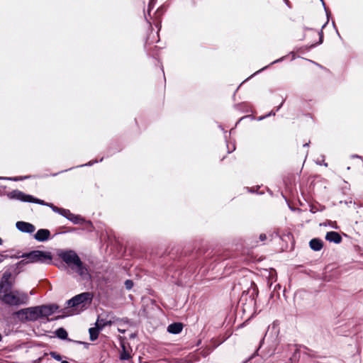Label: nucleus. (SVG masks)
<instances>
[{
    "label": "nucleus",
    "instance_id": "nucleus-7",
    "mask_svg": "<svg viewBox=\"0 0 363 363\" xmlns=\"http://www.w3.org/2000/svg\"><path fill=\"white\" fill-rule=\"evenodd\" d=\"M121 340V350H119L121 360H129L132 358V349L128 344L124 341V338L120 337Z\"/></svg>",
    "mask_w": 363,
    "mask_h": 363
},
{
    "label": "nucleus",
    "instance_id": "nucleus-12",
    "mask_svg": "<svg viewBox=\"0 0 363 363\" xmlns=\"http://www.w3.org/2000/svg\"><path fill=\"white\" fill-rule=\"evenodd\" d=\"M325 239L330 242H333L335 243H339L341 242V237L337 233L334 231L329 232L326 234Z\"/></svg>",
    "mask_w": 363,
    "mask_h": 363
},
{
    "label": "nucleus",
    "instance_id": "nucleus-9",
    "mask_svg": "<svg viewBox=\"0 0 363 363\" xmlns=\"http://www.w3.org/2000/svg\"><path fill=\"white\" fill-rule=\"evenodd\" d=\"M16 226L18 230L23 233H32L35 230V228L33 224L24 221H18L16 223Z\"/></svg>",
    "mask_w": 363,
    "mask_h": 363
},
{
    "label": "nucleus",
    "instance_id": "nucleus-1",
    "mask_svg": "<svg viewBox=\"0 0 363 363\" xmlns=\"http://www.w3.org/2000/svg\"><path fill=\"white\" fill-rule=\"evenodd\" d=\"M57 255L65 262L72 270L82 277L88 276V269L84 265L77 254L73 250H59Z\"/></svg>",
    "mask_w": 363,
    "mask_h": 363
},
{
    "label": "nucleus",
    "instance_id": "nucleus-10",
    "mask_svg": "<svg viewBox=\"0 0 363 363\" xmlns=\"http://www.w3.org/2000/svg\"><path fill=\"white\" fill-rule=\"evenodd\" d=\"M50 237V232L48 229H40L35 234L34 238L39 242L48 240Z\"/></svg>",
    "mask_w": 363,
    "mask_h": 363
},
{
    "label": "nucleus",
    "instance_id": "nucleus-20",
    "mask_svg": "<svg viewBox=\"0 0 363 363\" xmlns=\"http://www.w3.org/2000/svg\"><path fill=\"white\" fill-rule=\"evenodd\" d=\"M6 257V256H4V255H0V263L2 262L4 259V258Z\"/></svg>",
    "mask_w": 363,
    "mask_h": 363
},
{
    "label": "nucleus",
    "instance_id": "nucleus-14",
    "mask_svg": "<svg viewBox=\"0 0 363 363\" xmlns=\"http://www.w3.org/2000/svg\"><path fill=\"white\" fill-rule=\"evenodd\" d=\"M14 281L13 280H5L4 279H1V283H0V291H6L12 289V286L13 285Z\"/></svg>",
    "mask_w": 363,
    "mask_h": 363
},
{
    "label": "nucleus",
    "instance_id": "nucleus-15",
    "mask_svg": "<svg viewBox=\"0 0 363 363\" xmlns=\"http://www.w3.org/2000/svg\"><path fill=\"white\" fill-rule=\"evenodd\" d=\"M310 247L315 251L320 250L323 247L322 241L319 239L314 238L310 241Z\"/></svg>",
    "mask_w": 363,
    "mask_h": 363
},
{
    "label": "nucleus",
    "instance_id": "nucleus-22",
    "mask_svg": "<svg viewBox=\"0 0 363 363\" xmlns=\"http://www.w3.org/2000/svg\"><path fill=\"white\" fill-rule=\"evenodd\" d=\"M118 331H119L120 333H124L125 332V330H122V329H120V328L118 329Z\"/></svg>",
    "mask_w": 363,
    "mask_h": 363
},
{
    "label": "nucleus",
    "instance_id": "nucleus-3",
    "mask_svg": "<svg viewBox=\"0 0 363 363\" xmlns=\"http://www.w3.org/2000/svg\"><path fill=\"white\" fill-rule=\"evenodd\" d=\"M0 300L6 304L17 306L24 304L27 302L28 296L26 294L12 289L0 291Z\"/></svg>",
    "mask_w": 363,
    "mask_h": 363
},
{
    "label": "nucleus",
    "instance_id": "nucleus-19",
    "mask_svg": "<svg viewBox=\"0 0 363 363\" xmlns=\"http://www.w3.org/2000/svg\"><path fill=\"white\" fill-rule=\"evenodd\" d=\"M72 220L74 223H79V218L78 216H74H74H72Z\"/></svg>",
    "mask_w": 363,
    "mask_h": 363
},
{
    "label": "nucleus",
    "instance_id": "nucleus-17",
    "mask_svg": "<svg viewBox=\"0 0 363 363\" xmlns=\"http://www.w3.org/2000/svg\"><path fill=\"white\" fill-rule=\"evenodd\" d=\"M1 279H4L5 280H13L12 279V274L11 272H5L4 274H3V277Z\"/></svg>",
    "mask_w": 363,
    "mask_h": 363
},
{
    "label": "nucleus",
    "instance_id": "nucleus-24",
    "mask_svg": "<svg viewBox=\"0 0 363 363\" xmlns=\"http://www.w3.org/2000/svg\"><path fill=\"white\" fill-rule=\"evenodd\" d=\"M62 363H69L67 361H62Z\"/></svg>",
    "mask_w": 363,
    "mask_h": 363
},
{
    "label": "nucleus",
    "instance_id": "nucleus-2",
    "mask_svg": "<svg viewBox=\"0 0 363 363\" xmlns=\"http://www.w3.org/2000/svg\"><path fill=\"white\" fill-rule=\"evenodd\" d=\"M9 197L11 199H17L21 201L25 202H32L38 203L40 205H45L50 207L55 212H57L65 217H67L69 220H72V217L69 216H74V214L71 213L69 210L60 208L55 206H54L52 203H45L44 201L35 199L33 196L26 194L23 192L19 191V190H14L9 193Z\"/></svg>",
    "mask_w": 363,
    "mask_h": 363
},
{
    "label": "nucleus",
    "instance_id": "nucleus-23",
    "mask_svg": "<svg viewBox=\"0 0 363 363\" xmlns=\"http://www.w3.org/2000/svg\"><path fill=\"white\" fill-rule=\"evenodd\" d=\"M152 3V0L150 2L149 9L150 8Z\"/></svg>",
    "mask_w": 363,
    "mask_h": 363
},
{
    "label": "nucleus",
    "instance_id": "nucleus-5",
    "mask_svg": "<svg viewBox=\"0 0 363 363\" xmlns=\"http://www.w3.org/2000/svg\"><path fill=\"white\" fill-rule=\"evenodd\" d=\"M16 314L21 320H35L40 318L38 307L21 309Z\"/></svg>",
    "mask_w": 363,
    "mask_h": 363
},
{
    "label": "nucleus",
    "instance_id": "nucleus-16",
    "mask_svg": "<svg viewBox=\"0 0 363 363\" xmlns=\"http://www.w3.org/2000/svg\"><path fill=\"white\" fill-rule=\"evenodd\" d=\"M56 335L61 339H66L67 337V331L62 328L56 330Z\"/></svg>",
    "mask_w": 363,
    "mask_h": 363
},
{
    "label": "nucleus",
    "instance_id": "nucleus-21",
    "mask_svg": "<svg viewBox=\"0 0 363 363\" xmlns=\"http://www.w3.org/2000/svg\"><path fill=\"white\" fill-rule=\"evenodd\" d=\"M259 238H260V239H261L262 240H265V239H266V235H260V237H259Z\"/></svg>",
    "mask_w": 363,
    "mask_h": 363
},
{
    "label": "nucleus",
    "instance_id": "nucleus-13",
    "mask_svg": "<svg viewBox=\"0 0 363 363\" xmlns=\"http://www.w3.org/2000/svg\"><path fill=\"white\" fill-rule=\"evenodd\" d=\"M104 325H101L99 321L96 323V328H91L89 329L90 339L91 340H95L99 336V329L101 328Z\"/></svg>",
    "mask_w": 363,
    "mask_h": 363
},
{
    "label": "nucleus",
    "instance_id": "nucleus-18",
    "mask_svg": "<svg viewBox=\"0 0 363 363\" xmlns=\"http://www.w3.org/2000/svg\"><path fill=\"white\" fill-rule=\"evenodd\" d=\"M125 287H126L127 289H130L133 287V283L130 280H127L125 282Z\"/></svg>",
    "mask_w": 363,
    "mask_h": 363
},
{
    "label": "nucleus",
    "instance_id": "nucleus-4",
    "mask_svg": "<svg viewBox=\"0 0 363 363\" xmlns=\"http://www.w3.org/2000/svg\"><path fill=\"white\" fill-rule=\"evenodd\" d=\"M22 257H26V260H22L18 263V265L26 264L33 262L51 263L52 257L50 252L41 250H34L28 254H24Z\"/></svg>",
    "mask_w": 363,
    "mask_h": 363
},
{
    "label": "nucleus",
    "instance_id": "nucleus-8",
    "mask_svg": "<svg viewBox=\"0 0 363 363\" xmlns=\"http://www.w3.org/2000/svg\"><path fill=\"white\" fill-rule=\"evenodd\" d=\"M38 307L40 317H48L54 313L57 309V306L55 305L42 306Z\"/></svg>",
    "mask_w": 363,
    "mask_h": 363
},
{
    "label": "nucleus",
    "instance_id": "nucleus-6",
    "mask_svg": "<svg viewBox=\"0 0 363 363\" xmlns=\"http://www.w3.org/2000/svg\"><path fill=\"white\" fill-rule=\"evenodd\" d=\"M92 296L90 293L86 292L75 296L72 299L69 300L67 303L69 307H76L82 306H84V304L87 302H91Z\"/></svg>",
    "mask_w": 363,
    "mask_h": 363
},
{
    "label": "nucleus",
    "instance_id": "nucleus-11",
    "mask_svg": "<svg viewBox=\"0 0 363 363\" xmlns=\"http://www.w3.org/2000/svg\"><path fill=\"white\" fill-rule=\"evenodd\" d=\"M183 329V324L181 323H174L167 327V331L172 334H179Z\"/></svg>",
    "mask_w": 363,
    "mask_h": 363
}]
</instances>
